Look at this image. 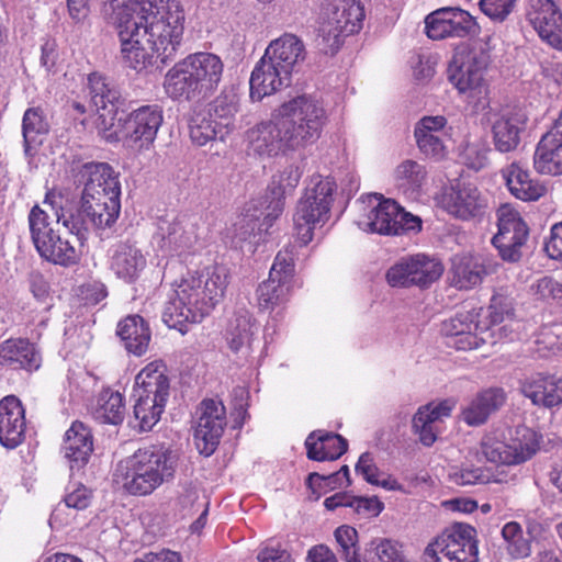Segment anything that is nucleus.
I'll return each instance as SVG.
<instances>
[{"label":"nucleus","instance_id":"1a4fd4ad","mask_svg":"<svg viewBox=\"0 0 562 562\" xmlns=\"http://www.w3.org/2000/svg\"><path fill=\"white\" fill-rule=\"evenodd\" d=\"M488 55L483 49L461 47L449 64L448 80L459 95L474 109L487 104L488 87L484 78Z\"/></svg>","mask_w":562,"mask_h":562},{"label":"nucleus","instance_id":"4c0bfd02","mask_svg":"<svg viewBox=\"0 0 562 562\" xmlns=\"http://www.w3.org/2000/svg\"><path fill=\"white\" fill-rule=\"evenodd\" d=\"M449 477L453 483L465 486L488 483L510 484L516 481L517 475L504 468L491 470L482 467L462 465L451 469Z\"/></svg>","mask_w":562,"mask_h":562},{"label":"nucleus","instance_id":"4d7b16f0","mask_svg":"<svg viewBox=\"0 0 562 562\" xmlns=\"http://www.w3.org/2000/svg\"><path fill=\"white\" fill-rule=\"evenodd\" d=\"M490 151L486 142L477 139L463 146L460 159L468 168L479 171L487 166Z\"/></svg>","mask_w":562,"mask_h":562},{"label":"nucleus","instance_id":"5701e85b","mask_svg":"<svg viewBox=\"0 0 562 562\" xmlns=\"http://www.w3.org/2000/svg\"><path fill=\"white\" fill-rule=\"evenodd\" d=\"M528 18L542 41L562 49V12L554 1L537 0Z\"/></svg>","mask_w":562,"mask_h":562},{"label":"nucleus","instance_id":"8fccbe9b","mask_svg":"<svg viewBox=\"0 0 562 562\" xmlns=\"http://www.w3.org/2000/svg\"><path fill=\"white\" fill-rule=\"evenodd\" d=\"M411 261L415 277V286L418 289L429 288L441 278L445 271V267L439 259L425 254L412 255Z\"/></svg>","mask_w":562,"mask_h":562},{"label":"nucleus","instance_id":"b1692460","mask_svg":"<svg viewBox=\"0 0 562 562\" xmlns=\"http://www.w3.org/2000/svg\"><path fill=\"white\" fill-rule=\"evenodd\" d=\"M25 409L14 395H8L0 401V443L8 448L19 447L25 439Z\"/></svg>","mask_w":562,"mask_h":562},{"label":"nucleus","instance_id":"e433bc0d","mask_svg":"<svg viewBox=\"0 0 562 562\" xmlns=\"http://www.w3.org/2000/svg\"><path fill=\"white\" fill-rule=\"evenodd\" d=\"M0 366L29 371L37 370L41 366V356L29 340L8 339L0 344Z\"/></svg>","mask_w":562,"mask_h":562},{"label":"nucleus","instance_id":"bf43d9fd","mask_svg":"<svg viewBox=\"0 0 562 562\" xmlns=\"http://www.w3.org/2000/svg\"><path fill=\"white\" fill-rule=\"evenodd\" d=\"M386 281L393 288L415 286V277L411 256H406L391 266L386 272Z\"/></svg>","mask_w":562,"mask_h":562},{"label":"nucleus","instance_id":"69168bd1","mask_svg":"<svg viewBox=\"0 0 562 562\" xmlns=\"http://www.w3.org/2000/svg\"><path fill=\"white\" fill-rule=\"evenodd\" d=\"M91 491L82 484H74L65 495L66 507L82 510L91 503Z\"/></svg>","mask_w":562,"mask_h":562},{"label":"nucleus","instance_id":"f8f14e48","mask_svg":"<svg viewBox=\"0 0 562 562\" xmlns=\"http://www.w3.org/2000/svg\"><path fill=\"white\" fill-rule=\"evenodd\" d=\"M162 121V110L158 105H143L132 111L119 130L112 127L101 135L108 142L122 140L127 147L140 151L154 144Z\"/></svg>","mask_w":562,"mask_h":562},{"label":"nucleus","instance_id":"aec40b11","mask_svg":"<svg viewBox=\"0 0 562 562\" xmlns=\"http://www.w3.org/2000/svg\"><path fill=\"white\" fill-rule=\"evenodd\" d=\"M88 89L92 106L99 114L97 126L99 133L114 127L117 108L121 103V92L112 80L100 72L88 76Z\"/></svg>","mask_w":562,"mask_h":562},{"label":"nucleus","instance_id":"0e129e2a","mask_svg":"<svg viewBox=\"0 0 562 562\" xmlns=\"http://www.w3.org/2000/svg\"><path fill=\"white\" fill-rule=\"evenodd\" d=\"M203 504L209 503L206 501H200L199 491L193 486L183 487L177 498L178 509L183 516L202 509Z\"/></svg>","mask_w":562,"mask_h":562},{"label":"nucleus","instance_id":"a878e982","mask_svg":"<svg viewBox=\"0 0 562 562\" xmlns=\"http://www.w3.org/2000/svg\"><path fill=\"white\" fill-rule=\"evenodd\" d=\"M533 165L542 175H562V110L553 127L539 140Z\"/></svg>","mask_w":562,"mask_h":562},{"label":"nucleus","instance_id":"c756f323","mask_svg":"<svg viewBox=\"0 0 562 562\" xmlns=\"http://www.w3.org/2000/svg\"><path fill=\"white\" fill-rule=\"evenodd\" d=\"M164 90L175 101H199L205 99L184 58L176 63L166 72Z\"/></svg>","mask_w":562,"mask_h":562},{"label":"nucleus","instance_id":"ddd939ff","mask_svg":"<svg viewBox=\"0 0 562 562\" xmlns=\"http://www.w3.org/2000/svg\"><path fill=\"white\" fill-rule=\"evenodd\" d=\"M475 529L467 524H454L434 539L423 553L424 562H479Z\"/></svg>","mask_w":562,"mask_h":562},{"label":"nucleus","instance_id":"c85d7f7f","mask_svg":"<svg viewBox=\"0 0 562 562\" xmlns=\"http://www.w3.org/2000/svg\"><path fill=\"white\" fill-rule=\"evenodd\" d=\"M147 266L144 252L136 244L122 241L116 244L110 257V269L127 283L136 281Z\"/></svg>","mask_w":562,"mask_h":562},{"label":"nucleus","instance_id":"79ce46f5","mask_svg":"<svg viewBox=\"0 0 562 562\" xmlns=\"http://www.w3.org/2000/svg\"><path fill=\"white\" fill-rule=\"evenodd\" d=\"M257 333L258 327L247 313L237 315L227 329V345L234 353L247 358L252 350Z\"/></svg>","mask_w":562,"mask_h":562},{"label":"nucleus","instance_id":"f704fd0d","mask_svg":"<svg viewBox=\"0 0 562 562\" xmlns=\"http://www.w3.org/2000/svg\"><path fill=\"white\" fill-rule=\"evenodd\" d=\"M452 408L453 403L450 401L430 403L418 408L413 417V430L424 446L429 447L437 440V424L450 416Z\"/></svg>","mask_w":562,"mask_h":562},{"label":"nucleus","instance_id":"f3484780","mask_svg":"<svg viewBox=\"0 0 562 562\" xmlns=\"http://www.w3.org/2000/svg\"><path fill=\"white\" fill-rule=\"evenodd\" d=\"M498 232L492 243L504 260L517 261L520 248L528 236V228L519 212L510 204H503L497 210Z\"/></svg>","mask_w":562,"mask_h":562},{"label":"nucleus","instance_id":"f257e3e1","mask_svg":"<svg viewBox=\"0 0 562 562\" xmlns=\"http://www.w3.org/2000/svg\"><path fill=\"white\" fill-rule=\"evenodd\" d=\"M327 114L323 104L311 95H299L277 108L271 120L247 132L250 149L259 156H276L314 144L321 136Z\"/></svg>","mask_w":562,"mask_h":562},{"label":"nucleus","instance_id":"4468645a","mask_svg":"<svg viewBox=\"0 0 562 562\" xmlns=\"http://www.w3.org/2000/svg\"><path fill=\"white\" fill-rule=\"evenodd\" d=\"M113 21L121 42L123 63L140 72L155 64L156 53L150 52L140 43L143 33L139 23L131 11V5H117L113 13Z\"/></svg>","mask_w":562,"mask_h":562},{"label":"nucleus","instance_id":"603ef678","mask_svg":"<svg viewBox=\"0 0 562 562\" xmlns=\"http://www.w3.org/2000/svg\"><path fill=\"white\" fill-rule=\"evenodd\" d=\"M48 132V123L40 109L25 111L22 122L25 154L31 156L32 150L42 144V136Z\"/></svg>","mask_w":562,"mask_h":562},{"label":"nucleus","instance_id":"c9c22d12","mask_svg":"<svg viewBox=\"0 0 562 562\" xmlns=\"http://www.w3.org/2000/svg\"><path fill=\"white\" fill-rule=\"evenodd\" d=\"M506 401L502 389L492 387L477 393L462 409V419L469 426H480L499 409Z\"/></svg>","mask_w":562,"mask_h":562},{"label":"nucleus","instance_id":"9d476101","mask_svg":"<svg viewBox=\"0 0 562 562\" xmlns=\"http://www.w3.org/2000/svg\"><path fill=\"white\" fill-rule=\"evenodd\" d=\"M335 189L336 183L328 177L311 178L293 217L295 234L302 245L312 241L314 231L327 222Z\"/></svg>","mask_w":562,"mask_h":562},{"label":"nucleus","instance_id":"6ab92c4d","mask_svg":"<svg viewBox=\"0 0 562 562\" xmlns=\"http://www.w3.org/2000/svg\"><path fill=\"white\" fill-rule=\"evenodd\" d=\"M226 414L218 400H204L199 407V419L194 430L196 448L201 453L211 456L223 435Z\"/></svg>","mask_w":562,"mask_h":562},{"label":"nucleus","instance_id":"6e6552de","mask_svg":"<svg viewBox=\"0 0 562 562\" xmlns=\"http://www.w3.org/2000/svg\"><path fill=\"white\" fill-rule=\"evenodd\" d=\"M540 437L529 427L495 429L482 438L480 453L486 462L506 468L520 465L539 450Z\"/></svg>","mask_w":562,"mask_h":562},{"label":"nucleus","instance_id":"20e7f679","mask_svg":"<svg viewBox=\"0 0 562 562\" xmlns=\"http://www.w3.org/2000/svg\"><path fill=\"white\" fill-rule=\"evenodd\" d=\"M122 5H131L156 57L161 63L172 58L184 32V11L179 0H127Z\"/></svg>","mask_w":562,"mask_h":562},{"label":"nucleus","instance_id":"0eeeda50","mask_svg":"<svg viewBox=\"0 0 562 562\" xmlns=\"http://www.w3.org/2000/svg\"><path fill=\"white\" fill-rule=\"evenodd\" d=\"M355 223L366 232L384 236H397L408 232H419L422 220L406 212L396 201L382 194L362 195L356 202Z\"/></svg>","mask_w":562,"mask_h":562},{"label":"nucleus","instance_id":"39448f33","mask_svg":"<svg viewBox=\"0 0 562 562\" xmlns=\"http://www.w3.org/2000/svg\"><path fill=\"white\" fill-rule=\"evenodd\" d=\"M177 460L165 448L138 449L121 460L113 472V483L131 495L147 496L173 479Z\"/></svg>","mask_w":562,"mask_h":562},{"label":"nucleus","instance_id":"c03bdc74","mask_svg":"<svg viewBox=\"0 0 562 562\" xmlns=\"http://www.w3.org/2000/svg\"><path fill=\"white\" fill-rule=\"evenodd\" d=\"M305 446L307 449V457L316 461L336 460L341 457L348 447L347 440L340 435L325 432L311 434Z\"/></svg>","mask_w":562,"mask_h":562},{"label":"nucleus","instance_id":"72a5a7b5","mask_svg":"<svg viewBox=\"0 0 562 562\" xmlns=\"http://www.w3.org/2000/svg\"><path fill=\"white\" fill-rule=\"evenodd\" d=\"M501 173L509 192L521 201H537L547 193L546 186L533 179L520 162L509 164Z\"/></svg>","mask_w":562,"mask_h":562},{"label":"nucleus","instance_id":"2f4dec72","mask_svg":"<svg viewBox=\"0 0 562 562\" xmlns=\"http://www.w3.org/2000/svg\"><path fill=\"white\" fill-rule=\"evenodd\" d=\"M497 263L482 256L456 257L452 262V284L459 289H471L484 277L495 271Z\"/></svg>","mask_w":562,"mask_h":562},{"label":"nucleus","instance_id":"680f3d73","mask_svg":"<svg viewBox=\"0 0 562 562\" xmlns=\"http://www.w3.org/2000/svg\"><path fill=\"white\" fill-rule=\"evenodd\" d=\"M532 293L542 301L562 299V283L551 277H543L531 285Z\"/></svg>","mask_w":562,"mask_h":562},{"label":"nucleus","instance_id":"7c9ffc66","mask_svg":"<svg viewBox=\"0 0 562 562\" xmlns=\"http://www.w3.org/2000/svg\"><path fill=\"white\" fill-rule=\"evenodd\" d=\"M491 124L495 148L501 153H508L516 149L520 142L526 115L519 111H505L495 114Z\"/></svg>","mask_w":562,"mask_h":562},{"label":"nucleus","instance_id":"37998d69","mask_svg":"<svg viewBox=\"0 0 562 562\" xmlns=\"http://www.w3.org/2000/svg\"><path fill=\"white\" fill-rule=\"evenodd\" d=\"M521 390L535 405L553 407L562 404V379L538 376L525 382Z\"/></svg>","mask_w":562,"mask_h":562},{"label":"nucleus","instance_id":"9b49d317","mask_svg":"<svg viewBox=\"0 0 562 562\" xmlns=\"http://www.w3.org/2000/svg\"><path fill=\"white\" fill-rule=\"evenodd\" d=\"M364 16V7L359 0H330L319 27L321 49L326 54H335L347 36L360 32Z\"/></svg>","mask_w":562,"mask_h":562},{"label":"nucleus","instance_id":"bb28decb","mask_svg":"<svg viewBox=\"0 0 562 562\" xmlns=\"http://www.w3.org/2000/svg\"><path fill=\"white\" fill-rule=\"evenodd\" d=\"M291 75L283 68L262 56L256 64L250 76V98L252 101H261L291 82Z\"/></svg>","mask_w":562,"mask_h":562},{"label":"nucleus","instance_id":"393cba45","mask_svg":"<svg viewBox=\"0 0 562 562\" xmlns=\"http://www.w3.org/2000/svg\"><path fill=\"white\" fill-rule=\"evenodd\" d=\"M445 210L457 218L470 220L484 213L487 201L471 183L452 187L442 199Z\"/></svg>","mask_w":562,"mask_h":562},{"label":"nucleus","instance_id":"e2e57ef3","mask_svg":"<svg viewBox=\"0 0 562 562\" xmlns=\"http://www.w3.org/2000/svg\"><path fill=\"white\" fill-rule=\"evenodd\" d=\"M517 0H481L482 12L492 20L503 21L513 11Z\"/></svg>","mask_w":562,"mask_h":562},{"label":"nucleus","instance_id":"ea45409f","mask_svg":"<svg viewBox=\"0 0 562 562\" xmlns=\"http://www.w3.org/2000/svg\"><path fill=\"white\" fill-rule=\"evenodd\" d=\"M65 457L77 465H83L93 451L92 435L81 422H74L66 431L63 445Z\"/></svg>","mask_w":562,"mask_h":562},{"label":"nucleus","instance_id":"09e8293b","mask_svg":"<svg viewBox=\"0 0 562 562\" xmlns=\"http://www.w3.org/2000/svg\"><path fill=\"white\" fill-rule=\"evenodd\" d=\"M426 176L425 167L411 159L398 164L393 172L397 188L409 196H414L422 189Z\"/></svg>","mask_w":562,"mask_h":562},{"label":"nucleus","instance_id":"2eb2a0df","mask_svg":"<svg viewBox=\"0 0 562 562\" xmlns=\"http://www.w3.org/2000/svg\"><path fill=\"white\" fill-rule=\"evenodd\" d=\"M482 307H472L456 313L441 324V333L448 345L458 350L468 351L479 348L488 340L490 326L482 323Z\"/></svg>","mask_w":562,"mask_h":562},{"label":"nucleus","instance_id":"58836bf2","mask_svg":"<svg viewBox=\"0 0 562 562\" xmlns=\"http://www.w3.org/2000/svg\"><path fill=\"white\" fill-rule=\"evenodd\" d=\"M116 334L125 349L135 356L144 355L150 341V330L138 315H130L117 324Z\"/></svg>","mask_w":562,"mask_h":562},{"label":"nucleus","instance_id":"5fc2aeb1","mask_svg":"<svg viewBox=\"0 0 562 562\" xmlns=\"http://www.w3.org/2000/svg\"><path fill=\"white\" fill-rule=\"evenodd\" d=\"M301 177L302 170L295 165L286 166L272 177L269 189L276 201L274 210L281 211V199L297 187Z\"/></svg>","mask_w":562,"mask_h":562},{"label":"nucleus","instance_id":"774afa93","mask_svg":"<svg viewBox=\"0 0 562 562\" xmlns=\"http://www.w3.org/2000/svg\"><path fill=\"white\" fill-rule=\"evenodd\" d=\"M562 325L553 324L542 329L538 342L543 345L549 351L562 356Z\"/></svg>","mask_w":562,"mask_h":562},{"label":"nucleus","instance_id":"a18cd8bd","mask_svg":"<svg viewBox=\"0 0 562 562\" xmlns=\"http://www.w3.org/2000/svg\"><path fill=\"white\" fill-rule=\"evenodd\" d=\"M92 415L101 424H121L125 415L123 395L111 389L102 390L92 407Z\"/></svg>","mask_w":562,"mask_h":562},{"label":"nucleus","instance_id":"dca6fc26","mask_svg":"<svg viewBox=\"0 0 562 562\" xmlns=\"http://www.w3.org/2000/svg\"><path fill=\"white\" fill-rule=\"evenodd\" d=\"M294 276V257L290 249L276 256L268 280L259 284L257 301L261 310H273L284 303L291 292Z\"/></svg>","mask_w":562,"mask_h":562},{"label":"nucleus","instance_id":"6e6d98bb","mask_svg":"<svg viewBox=\"0 0 562 562\" xmlns=\"http://www.w3.org/2000/svg\"><path fill=\"white\" fill-rule=\"evenodd\" d=\"M513 313V304L509 299L502 294H495L491 299L488 311L484 313V321L490 326L488 338L494 337L496 331H505L506 326L495 328L498 324L503 323L506 318H509Z\"/></svg>","mask_w":562,"mask_h":562},{"label":"nucleus","instance_id":"052dcab7","mask_svg":"<svg viewBox=\"0 0 562 562\" xmlns=\"http://www.w3.org/2000/svg\"><path fill=\"white\" fill-rule=\"evenodd\" d=\"M334 535L344 560L357 555L359 551L358 532L353 527L342 525L335 530Z\"/></svg>","mask_w":562,"mask_h":562},{"label":"nucleus","instance_id":"864d4df0","mask_svg":"<svg viewBox=\"0 0 562 562\" xmlns=\"http://www.w3.org/2000/svg\"><path fill=\"white\" fill-rule=\"evenodd\" d=\"M356 472L372 484L386 491H401L402 485L390 474L381 472L370 453H362L356 464Z\"/></svg>","mask_w":562,"mask_h":562},{"label":"nucleus","instance_id":"423d86ee","mask_svg":"<svg viewBox=\"0 0 562 562\" xmlns=\"http://www.w3.org/2000/svg\"><path fill=\"white\" fill-rule=\"evenodd\" d=\"M80 212L97 228L110 227L119 217L121 184L117 173L104 162L87 164Z\"/></svg>","mask_w":562,"mask_h":562},{"label":"nucleus","instance_id":"4be33fe9","mask_svg":"<svg viewBox=\"0 0 562 562\" xmlns=\"http://www.w3.org/2000/svg\"><path fill=\"white\" fill-rule=\"evenodd\" d=\"M196 240L194 224L184 217L164 221L159 226L157 246L168 256H182L190 252Z\"/></svg>","mask_w":562,"mask_h":562},{"label":"nucleus","instance_id":"3c124183","mask_svg":"<svg viewBox=\"0 0 562 562\" xmlns=\"http://www.w3.org/2000/svg\"><path fill=\"white\" fill-rule=\"evenodd\" d=\"M189 133L192 143L196 146H204L216 138L224 139L226 136L205 111H199L192 115L189 123Z\"/></svg>","mask_w":562,"mask_h":562},{"label":"nucleus","instance_id":"13d9d810","mask_svg":"<svg viewBox=\"0 0 562 562\" xmlns=\"http://www.w3.org/2000/svg\"><path fill=\"white\" fill-rule=\"evenodd\" d=\"M370 547L378 562H411L396 540L378 538L371 541Z\"/></svg>","mask_w":562,"mask_h":562},{"label":"nucleus","instance_id":"412c9836","mask_svg":"<svg viewBox=\"0 0 562 562\" xmlns=\"http://www.w3.org/2000/svg\"><path fill=\"white\" fill-rule=\"evenodd\" d=\"M443 115H426L415 125L414 135L419 150L435 160H442L448 155L446 140L450 133Z\"/></svg>","mask_w":562,"mask_h":562},{"label":"nucleus","instance_id":"49530a36","mask_svg":"<svg viewBox=\"0 0 562 562\" xmlns=\"http://www.w3.org/2000/svg\"><path fill=\"white\" fill-rule=\"evenodd\" d=\"M135 400L134 416L138 420L139 429L150 430L160 419L168 402L167 396H146V394L134 392Z\"/></svg>","mask_w":562,"mask_h":562},{"label":"nucleus","instance_id":"f03ea898","mask_svg":"<svg viewBox=\"0 0 562 562\" xmlns=\"http://www.w3.org/2000/svg\"><path fill=\"white\" fill-rule=\"evenodd\" d=\"M63 201L60 192L47 191L42 205L31 209L27 221L31 240L41 258L68 267L80 258V235L86 228L85 221L64 212Z\"/></svg>","mask_w":562,"mask_h":562},{"label":"nucleus","instance_id":"a211bd4d","mask_svg":"<svg viewBox=\"0 0 562 562\" xmlns=\"http://www.w3.org/2000/svg\"><path fill=\"white\" fill-rule=\"evenodd\" d=\"M426 34L431 40L447 37H467L479 34L480 26L475 19L460 8L446 7L427 15Z\"/></svg>","mask_w":562,"mask_h":562},{"label":"nucleus","instance_id":"473e14b6","mask_svg":"<svg viewBox=\"0 0 562 562\" xmlns=\"http://www.w3.org/2000/svg\"><path fill=\"white\" fill-rule=\"evenodd\" d=\"M263 56L292 76L305 59V46L296 35L285 33L270 42Z\"/></svg>","mask_w":562,"mask_h":562},{"label":"nucleus","instance_id":"338daca9","mask_svg":"<svg viewBox=\"0 0 562 562\" xmlns=\"http://www.w3.org/2000/svg\"><path fill=\"white\" fill-rule=\"evenodd\" d=\"M259 562H292L291 554L279 543L267 542L258 551Z\"/></svg>","mask_w":562,"mask_h":562},{"label":"nucleus","instance_id":"a19ab883","mask_svg":"<svg viewBox=\"0 0 562 562\" xmlns=\"http://www.w3.org/2000/svg\"><path fill=\"white\" fill-rule=\"evenodd\" d=\"M133 391L146 394V396L169 397L170 383L162 361L155 360L145 366L135 376Z\"/></svg>","mask_w":562,"mask_h":562},{"label":"nucleus","instance_id":"de8ad7c7","mask_svg":"<svg viewBox=\"0 0 562 562\" xmlns=\"http://www.w3.org/2000/svg\"><path fill=\"white\" fill-rule=\"evenodd\" d=\"M239 110V99L234 92H222L210 104L206 114L228 135L235 127V116Z\"/></svg>","mask_w":562,"mask_h":562},{"label":"nucleus","instance_id":"7ed1b4c3","mask_svg":"<svg viewBox=\"0 0 562 562\" xmlns=\"http://www.w3.org/2000/svg\"><path fill=\"white\" fill-rule=\"evenodd\" d=\"M227 284L228 272L222 266L189 271L176 281L162 314L164 322L187 333L190 324L202 322L223 300Z\"/></svg>","mask_w":562,"mask_h":562},{"label":"nucleus","instance_id":"cd10ccee","mask_svg":"<svg viewBox=\"0 0 562 562\" xmlns=\"http://www.w3.org/2000/svg\"><path fill=\"white\" fill-rule=\"evenodd\" d=\"M184 60L194 75L200 90L205 98L210 97L217 89L223 77L224 63L221 57L209 52H198L188 55Z\"/></svg>","mask_w":562,"mask_h":562}]
</instances>
